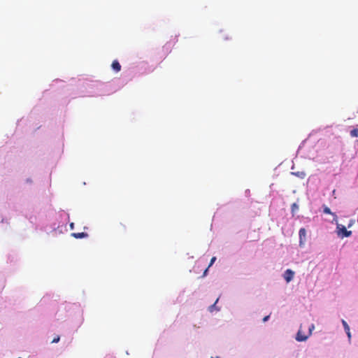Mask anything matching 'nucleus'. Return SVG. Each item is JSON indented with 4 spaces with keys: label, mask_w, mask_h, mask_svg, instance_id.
<instances>
[{
    "label": "nucleus",
    "mask_w": 358,
    "mask_h": 358,
    "mask_svg": "<svg viewBox=\"0 0 358 358\" xmlns=\"http://www.w3.org/2000/svg\"><path fill=\"white\" fill-rule=\"evenodd\" d=\"M111 67L115 72H119L121 70V65L117 60H114L112 62Z\"/></svg>",
    "instance_id": "obj_4"
},
{
    "label": "nucleus",
    "mask_w": 358,
    "mask_h": 358,
    "mask_svg": "<svg viewBox=\"0 0 358 358\" xmlns=\"http://www.w3.org/2000/svg\"><path fill=\"white\" fill-rule=\"evenodd\" d=\"M269 317H270V315H266V316H265V317L263 318V322H266V321L268 320Z\"/></svg>",
    "instance_id": "obj_13"
},
{
    "label": "nucleus",
    "mask_w": 358,
    "mask_h": 358,
    "mask_svg": "<svg viewBox=\"0 0 358 358\" xmlns=\"http://www.w3.org/2000/svg\"><path fill=\"white\" fill-rule=\"evenodd\" d=\"M285 278L287 282L291 280V269H287L285 273Z\"/></svg>",
    "instance_id": "obj_8"
},
{
    "label": "nucleus",
    "mask_w": 358,
    "mask_h": 358,
    "mask_svg": "<svg viewBox=\"0 0 358 358\" xmlns=\"http://www.w3.org/2000/svg\"><path fill=\"white\" fill-rule=\"evenodd\" d=\"M19 358H22V357H19Z\"/></svg>",
    "instance_id": "obj_17"
},
{
    "label": "nucleus",
    "mask_w": 358,
    "mask_h": 358,
    "mask_svg": "<svg viewBox=\"0 0 358 358\" xmlns=\"http://www.w3.org/2000/svg\"><path fill=\"white\" fill-rule=\"evenodd\" d=\"M71 235H72V236H73L76 238H86L88 236V234L85 232L73 233Z\"/></svg>",
    "instance_id": "obj_7"
},
{
    "label": "nucleus",
    "mask_w": 358,
    "mask_h": 358,
    "mask_svg": "<svg viewBox=\"0 0 358 358\" xmlns=\"http://www.w3.org/2000/svg\"><path fill=\"white\" fill-rule=\"evenodd\" d=\"M73 223H71V227L73 228Z\"/></svg>",
    "instance_id": "obj_16"
},
{
    "label": "nucleus",
    "mask_w": 358,
    "mask_h": 358,
    "mask_svg": "<svg viewBox=\"0 0 358 358\" xmlns=\"http://www.w3.org/2000/svg\"><path fill=\"white\" fill-rule=\"evenodd\" d=\"M216 260V257H213L211 260H210V262L208 266V268H206L203 272V276H205L206 274H207V272H208V268L214 264L215 261Z\"/></svg>",
    "instance_id": "obj_9"
},
{
    "label": "nucleus",
    "mask_w": 358,
    "mask_h": 358,
    "mask_svg": "<svg viewBox=\"0 0 358 358\" xmlns=\"http://www.w3.org/2000/svg\"><path fill=\"white\" fill-rule=\"evenodd\" d=\"M218 300L219 299H217L213 305L209 306L208 310L210 312H213L214 310H219V308H216V303H217Z\"/></svg>",
    "instance_id": "obj_10"
},
{
    "label": "nucleus",
    "mask_w": 358,
    "mask_h": 358,
    "mask_svg": "<svg viewBox=\"0 0 358 358\" xmlns=\"http://www.w3.org/2000/svg\"><path fill=\"white\" fill-rule=\"evenodd\" d=\"M306 231L304 228H301L299 231V238H300V245H301L303 242L306 241Z\"/></svg>",
    "instance_id": "obj_3"
},
{
    "label": "nucleus",
    "mask_w": 358,
    "mask_h": 358,
    "mask_svg": "<svg viewBox=\"0 0 358 358\" xmlns=\"http://www.w3.org/2000/svg\"><path fill=\"white\" fill-rule=\"evenodd\" d=\"M297 206L296 205V203H292V210H294L295 208H297Z\"/></svg>",
    "instance_id": "obj_14"
},
{
    "label": "nucleus",
    "mask_w": 358,
    "mask_h": 358,
    "mask_svg": "<svg viewBox=\"0 0 358 358\" xmlns=\"http://www.w3.org/2000/svg\"><path fill=\"white\" fill-rule=\"evenodd\" d=\"M323 211L325 214L332 215L334 216V220L337 222V215L332 213L329 207L324 206Z\"/></svg>",
    "instance_id": "obj_5"
},
{
    "label": "nucleus",
    "mask_w": 358,
    "mask_h": 358,
    "mask_svg": "<svg viewBox=\"0 0 358 358\" xmlns=\"http://www.w3.org/2000/svg\"><path fill=\"white\" fill-rule=\"evenodd\" d=\"M350 136L352 137H357L358 136V129H354L350 131Z\"/></svg>",
    "instance_id": "obj_11"
},
{
    "label": "nucleus",
    "mask_w": 358,
    "mask_h": 358,
    "mask_svg": "<svg viewBox=\"0 0 358 358\" xmlns=\"http://www.w3.org/2000/svg\"><path fill=\"white\" fill-rule=\"evenodd\" d=\"M352 223H353V222H352V220H351L348 227H350L352 225Z\"/></svg>",
    "instance_id": "obj_15"
},
{
    "label": "nucleus",
    "mask_w": 358,
    "mask_h": 358,
    "mask_svg": "<svg viewBox=\"0 0 358 358\" xmlns=\"http://www.w3.org/2000/svg\"><path fill=\"white\" fill-rule=\"evenodd\" d=\"M59 339H60L59 336H57V337L53 338V340L52 341V343H57L59 341Z\"/></svg>",
    "instance_id": "obj_12"
},
{
    "label": "nucleus",
    "mask_w": 358,
    "mask_h": 358,
    "mask_svg": "<svg viewBox=\"0 0 358 358\" xmlns=\"http://www.w3.org/2000/svg\"><path fill=\"white\" fill-rule=\"evenodd\" d=\"M338 235L341 237H350L352 235L351 231H348L344 225L337 223Z\"/></svg>",
    "instance_id": "obj_2"
},
{
    "label": "nucleus",
    "mask_w": 358,
    "mask_h": 358,
    "mask_svg": "<svg viewBox=\"0 0 358 358\" xmlns=\"http://www.w3.org/2000/svg\"><path fill=\"white\" fill-rule=\"evenodd\" d=\"M342 324H343V326L344 327V329H345V331L348 338H351V334H350L349 325L348 324L346 321L344 320H342Z\"/></svg>",
    "instance_id": "obj_6"
},
{
    "label": "nucleus",
    "mask_w": 358,
    "mask_h": 358,
    "mask_svg": "<svg viewBox=\"0 0 358 358\" xmlns=\"http://www.w3.org/2000/svg\"><path fill=\"white\" fill-rule=\"evenodd\" d=\"M314 329L315 325L313 324L310 325L301 324L296 334V340L298 341H305L311 335Z\"/></svg>",
    "instance_id": "obj_1"
}]
</instances>
